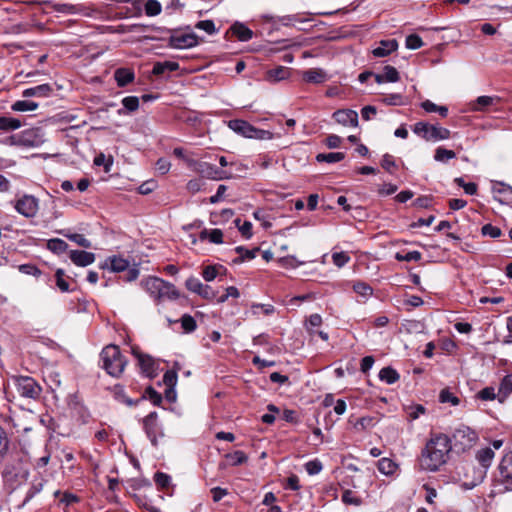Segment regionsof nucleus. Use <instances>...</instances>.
I'll use <instances>...</instances> for the list:
<instances>
[{"label": "nucleus", "instance_id": "e433bc0d", "mask_svg": "<svg viewBox=\"0 0 512 512\" xmlns=\"http://www.w3.org/2000/svg\"><path fill=\"white\" fill-rule=\"evenodd\" d=\"M345 158V154L342 152H330L320 153L316 156L318 162L335 163L342 161Z\"/></svg>", "mask_w": 512, "mask_h": 512}, {"label": "nucleus", "instance_id": "a211bd4d", "mask_svg": "<svg viewBox=\"0 0 512 512\" xmlns=\"http://www.w3.org/2000/svg\"><path fill=\"white\" fill-rule=\"evenodd\" d=\"M398 43L395 39H387L379 42L378 46L372 50L375 57H385L395 51Z\"/></svg>", "mask_w": 512, "mask_h": 512}, {"label": "nucleus", "instance_id": "13d9d810", "mask_svg": "<svg viewBox=\"0 0 512 512\" xmlns=\"http://www.w3.org/2000/svg\"><path fill=\"white\" fill-rule=\"evenodd\" d=\"M323 468L319 460H311L305 464V469L309 475H316L321 472Z\"/></svg>", "mask_w": 512, "mask_h": 512}, {"label": "nucleus", "instance_id": "c756f323", "mask_svg": "<svg viewBox=\"0 0 512 512\" xmlns=\"http://www.w3.org/2000/svg\"><path fill=\"white\" fill-rule=\"evenodd\" d=\"M199 237L201 240L209 239L214 244H221L223 242V233L220 229H204L200 232Z\"/></svg>", "mask_w": 512, "mask_h": 512}, {"label": "nucleus", "instance_id": "338daca9", "mask_svg": "<svg viewBox=\"0 0 512 512\" xmlns=\"http://www.w3.org/2000/svg\"><path fill=\"white\" fill-rule=\"evenodd\" d=\"M198 295L206 300H212L216 297V292L209 285H203Z\"/></svg>", "mask_w": 512, "mask_h": 512}, {"label": "nucleus", "instance_id": "aec40b11", "mask_svg": "<svg viewBox=\"0 0 512 512\" xmlns=\"http://www.w3.org/2000/svg\"><path fill=\"white\" fill-rule=\"evenodd\" d=\"M101 267H109L112 272H123L129 268V262L122 257L113 256L108 258Z\"/></svg>", "mask_w": 512, "mask_h": 512}, {"label": "nucleus", "instance_id": "58836bf2", "mask_svg": "<svg viewBox=\"0 0 512 512\" xmlns=\"http://www.w3.org/2000/svg\"><path fill=\"white\" fill-rule=\"evenodd\" d=\"M62 234L66 238H68L69 240L75 242L76 244H78L81 247H84V248H90L91 247V242L87 238H85V236L82 235V234L71 233V232H62Z\"/></svg>", "mask_w": 512, "mask_h": 512}, {"label": "nucleus", "instance_id": "ea45409f", "mask_svg": "<svg viewBox=\"0 0 512 512\" xmlns=\"http://www.w3.org/2000/svg\"><path fill=\"white\" fill-rule=\"evenodd\" d=\"M173 370H168L163 376V382L166 387H175L177 384V370L180 369L179 364L175 363Z\"/></svg>", "mask_w": 512, "mask_h": 512}, {"label": "nucleus", "instance_id": "5fc2aeb1", "mask_svg": "<svg viewBox=\"0 0 512 512\" xmlns=\"http://www.w3.org/2000/svg\"><path fill=\"white\" fill-rule=\"evenodd\" d=\"M333 263L337 267H343L350 261V256L345 252H335L332 254Z\"/></svg>", "mask_w": 512, "mask_h": 512}, {"label": "nucleus", "instance_id": "f3484780", "mask_svg": "<svg viewBox=\"0 0 512 512\" xmlns=\"http://www.w3.org/2000/svg\"><path fill=\"white\" fill-rule=\"evenodd\" d=\"M70 259L71 261L81 267L88 266L95 261V254L91 252H86L82 250H71L70 251Z\"/></svg>", "mask_w": 512, "mask_h": 512}, {"label": "nucleus", "instance_id": "6e6d98bb", "mask_svg": "<svg viewBox=\"0 0 512 512\" xmlns=\"http://www.w3.org/2000/svg\"><path fill=\"white\" fill-rule=\"evenodd\" d=\"M422 255L419 251H410L405 254H396V259L399 261H419L421 259Z\"/></svg>", "mask_w": 512, "mask_h": 512}, {"label": "nucleus", "instance_id": "bb28decb", "mask_svg": "<svg viewBox=\"0 0 512 512\" xmlns=\"http://www.w3.org/2000/svg\"><path fill=\"white\" fill-rule=\"evenodd\" d=\"M379 379L387 384H394L400 379V375L395 369L387 366L380 370Z\"/></svg>", "mask_w": 512, "mask_h": 512}, {"label": "nucleus", "instance_id": "9b49d317", "mask_svg": "<svg viewBox=\"0 0 512 512\" xmlns=\"http://www.w3.org/2000/svg\"><path fill=\"white\" fill-rule=\"evenodd\" d=\"M132 353L137 358L142 373L149 378L157 376V363L150 355L144 354L136 348L132 349Z\"/></svg>", "mask_w": 512, "mask_h": 512}, {"label": "nucleus", "instance_id": "37998d69", "mask_svg": "<svg viewBox=\"0 0 512 512\" xmlns=\"http://www.w3.org/2000/svg\"><path fill=\"white\" fill-rule=\"evenodd\" d=\"M353 290L355 293L363 297H369L373 293L372 287L367 283L361 281H357L353 284Z\"/></svg>", "mask_w": 512, "mask_h": 512}, {"label": "nucleus", "instance_id": "c85d7f7f", "mask_svg": "<svg viewBox=\"0 0 512 512\" xmlns=\"http://www.w3.org/2000/svg\"><path fill=\"white\" fill-rule=\"evenodd\" d=\"M493 192L498 194L499 197L495 196L500 202L503 200L512 201V187L504 183H497L493 187Z\"/></svg>", "mask_w": 512, "mask_h": 512}, {"label": "nucleus", "instance_id": "7ed1b4c3", "mask_svg": "<svg viewBox=\"0 0 512 512\" xmlns=\"http://www.w3.org/2000/svg\"><path fill=\"white\" fill-rule=\"evenodd\" d=\"M143 289L157 301L169 299L176 300L180 297L176 287L167 281L158 277H148L141 281Z\"/></svg>", "mask_w": 512, "mask_h": 512}, {"label": "nucleus", "instance_id": "a19ab883", "mask_svg": "<svg viewBox=\"0 0 512 512\" xmlns=\"http://www.w3.org/2000/svg\"><path fill=\"white\" fill-rule=\"evenodd\" d=\"M456 157L453 150H448L443 147H438L435 151L434 159L438 162H446Z\"/></svg>", "mask_w": 512, "mask_h": 512}, {"label": "nucleus", "instance_id": "c9c22d12", "mask_svg": "<svg viewBox=\"0 0 512 512\" xmlns=\"http://www.w3.org/2000/svg\"><path fill=\"white\" fill-rule=\"evenodd\" d=\"M47 248L56 254H62L67 251L68 244L59 238L50 239L47 242Z\"/></svg>", "mask_w": 512, "mask_h": 512}, {"label": "nucleus", "instance_id": "de8ad7c7", "mask_svg": "<svg viewBox=\"0 0 512 512\" xmlns=\"http://www.w3.org/2000/svg\"><path fill=\"white\" fill-rule=\"evenodd\" d=\"M204 284L196 277L191 276L185 281V287L196 294H199Z\"/></svg>", "mask_w": 512, "mask_h": 512}, {"label": "nucleus", "instance_id": "3c124183", "mask_svg": "<svg viewBox=\"0 0 512 512\" xmlns=\"http://www.w3.org/2000/svg\"><path fill=\"white\" fill-rule=\"evenodd\" d=\"M154 481L160 488H168L171 482V477L163 472H157L154 475Z\"/></svg>", "mask_w": 512, "mask_h": 512}, {"label": "nucleus", "instance_id": "0e129e2a", "mask_svg": "<svg viewBox=\"0 0 512 512\" xmlns=\"http://www.w3.org/2000/svg\"><path fill=\"white\" fill-rule=\"evenodd\" d=\"M381 166L389 173H392V169L395 168L396 164L391 155L385 154L381 160Z\"/></svg>", "mask_w": 512, "mask_h": 512}, {"label": "nucleus", "instance_id": "774afa93", "mask_svg": "<svg viewBox=\"0 0 512 512\" xmlns=\"http://www.w3.org/2000/svg\"><path fill=\"white\" fill-rule=\"evenodd\" d=\"M374 362H375V360H374L373 356H365L361 360V364H360L361 372L367 373L372 368Z\"/></svg>", "mask_w": 512, "mask_h": 512}, {"label": "nucleus", "instance_id": "f257e3e1", "mask_svg": "<svg viewBox=\"0 0 512 512\" xmlns=\"http://www.w3.org/2000/svg\"><path fill=\"white\" fill-rule=\"evenodd\" d=\"M451 438L443 433H431L419 457V466L424 471L436 472L445 465L452 450Z\"/></svg>", "mask_w": 512, "mask_h": 512}, {"label": "nucleus", "instance_id": "4c0bfd02", "mask_svg": "<svg viewBox=\"0 0 512 512\" xmlns=\"http://www.w3.org/2000/svg\"><path fill=\"white\" fill-rule=\"evenodd\" d=\"M38 108V103L29 100H19L12 105L14 111L25 112L33 111Z\"/></svg>", "mask_w": 512, "mask_h": 512}, {"label": "nucleus", "instance_id": "6ab92c4d", "mask_svg": "<svg viewBox=\"0 0 512 512\" xmlns=\"http://www.w3.org/2000/svg\"><path fill=\"white\" fill-rule=\"evenodd\" d=\"M302 78L307 83L320 84L328 80V75L320 68H313L302 72Z\"/></svg>", "mask_w": 512, "mask_h": 512}, {"label": "nucleus", "instance_id": "39448f33", "mask_svg": "<svg viewBox=\"0 0 512 512\" xmlns=\"http://www.w3.org/2000/svg\"><path fill=\"white\" fill-rule=\"evenodd\" d=\"M12 381L21 397L29 399H38L41 395L42 388L37 381L30 376H13Z\"/></svg>", "mask_w": 512, "mask_h": 512}, {"label": "nucleus", "instance_id": "20e7f679", "mask_svg": "<svg viewBox=\"0 0 512 512\" xmlns=\"http://www.w3.org/2000/svg\"><path fill=\"white\" fill-rule=\"evenodd\" d=\"M228 127L235 133L247 138L270 140L273 137V134L270 131L258 129L245 120H230L228 122Z\"/></svg>", "mask_w": 512, "mask_h": 512}, {"label": "nucleus", "instance_id": "393cba45", "mask_svg": "<svg viewBox=\"0 0 512 512\" xmlns=\"http://www.w3.org/2000/svg\"><path fill=\"white\" fill-rule=\"evenodd\" d=\"M230 30L240 41H248L253 36L252 30L242 23H235Z\"/></svg>", "mask_w": 512, "mask_h": 512}, {"label": "nucleus", "instance_id": "473e14b6", "mask_svg": "<svg viewBox=\"0 0 512 512\" xmlns=\"http://www.w3.org/2000/svg\"><path fill=\"white\" fill-rule=\"evenodd\" d=\"M123 109L118 110V114L122 115L127 112H135L139 108V98L136 96H127L122 99Z\"/></svg>", "mask_w": 512, "mask_h": 512}, {"label": "nucleus", "instance_id": "cd10ccee", "mask_svg": "<svg viewBox=\"0 0 512 512\" xmlns=\"http://www.w3.org/2000/svg\"><path fill=\"white\" fill-rule=\"evenodd\" d=\"M387 70L384 74H375V81L379 84L384 82H397L399 74L393 66H386Z\"/></svg>", "mask_w": 512, "mask_h": 512}, {"label": "nucleus", "instance_id": "a878e982", "mask_svg": "<svg viewBox=\"0 0 512 512\" xmlns=\"http://www.w3.org/2000/svg\"><path fill=\"white\" fill-rule=\"evenodd\" d=\"M52 92V87L49 84H41L23 91L24 97L39 96L45 97Z\"/></svg>", "mask_w": 512, "mask_h": 512}, {"label": "nucleus", "instance_id": "e2e57ef3", "mask_svg": "<svg viewBox=\"0 0 512 512\" xmlns=\"http://www.w3.org/2000/svg\"><path fill=\"white\" fill-rule=\"evenodd\" d=\"M146 394L148 395L149 400L155 405L159 406L162 402V396L160 393H158L154 388L149 386L146 389Z\"/></svg>", "mask_w": 512, "mask_h": 512}, {"label": "nucleus", "instance_id": "4468645a", "mask_svg": "<svg viewBox=\"0 0 512 512\" xmlns=\"http://www.w3.org/2000/svg\"><path fill=\"white\" fill-rule=\"evenodd\" d=\"M291 75L292 70L287 66H269L264 72V79L270 83H275L288 79Z\"/></svg>", "mask_w": 512, "mask_h": 512}, {"label": "nucleus", "instance_id": "6e6552de", "mask_svg": "<svg viewBox=\"0 0 512 512\" xmlns=\"http://www.w3.org/2000/svg\"><path fill=\"white\" fill-rule=\"evenodd\" d=\"M485 469L473 464L462 466V487L469 490L481 484L486 476Z\"/></svg>", "mask_w": 512, "mask_h": 512}, {"label": "nucleus", "instance_id": "ddd939ff", "mask_svg": "<svg viewBox=\"0 0 512 512\" xmlns=\"http://www.w3.org/2000/svg\"><path fill=\"white\" fill-rule=\"evenodd\" d=\"M199 172L202 176L212 180H223L233 177L234 173L229 170L219 169L210 163H201Z\"/></svg>", "mask_w": 512, "mask_h": 512}, {"label": "nucleus", "instance_id": "bf43d9fd", "mask_svg": "<svg viewBox=\"0 0 512 512\" xmlns=\"http://www.w3.org/2000/svg\"><path fill=\"white\" fill-rule=\"evenodd\" d=\"M56 276V285L62 292L69 291V284L64 279V271L62 269H58L55 273Z\"/></svg>", "mask_w": 512, "mask_h": 512}, {"label": "nucleus", "instance_id": "0eeeda50", "mask_svg": "<svg viewBox=\"0 0 512 512\" xmlns=\"http://www.w3.org/2000/svg\"><path fill=\"white\" fill-rule=\"evenodd\" d=\"M452 440L455 449L458 452H464L476 444L478 436L470 427L461 425L453 432Z\"/></svg>", "mask_w": 512, "mask_h": 512}, {"label": "nucleus", "instance_id": "09e8293b", "mask_svg": "<svg viewBox=\"0 0 512 512\" xmlns=\"http://www.w3.org/2000/svg\"><path fill=\"white\" fill-rule=\"evenodd\" d=\"M406 48L415 50L423 46V41L417 34H410L405 40Z\"/></svg>", "mask_w": 512, "mask_h": 512}, {"label": "nucleus", "instance_id": "864d4df0", "mask_svg": "<svg viewBox=\"0 0 512 512\" xmlns=\"http://www.w3.org/2000/svg\"><path fill=\"white\" fill-rule=\"evenodd\" d=\"M439 398L442 403H451L454 406L460 402L459 398L447 389L441 391Z\"/></svg>", "mask_w": 512, "mask_h": 512}, {"label": "nucleus", "instance_id": "7c9ffc66", "mask_svg": "<svg viewBox=\"0 0 512 512\" xmlns=\"http://www.w3.org/2000/svg\"><path fill=\"white\" fill-rule=\"evenodd\" d=\"M235 251L239 254V257L233 260V263L240 264L245 260H252L256 257L259 248H255L252 250L245 249L243 246H238L235 248Z\"/></svg>", "mask_w": 512, "mask_h": 512}, {"label": "nucleus", "instance_id": "4d7b16f0", "mask_svg": "<svg viewBox=\"0 0 512 512\" xmlns=\"http://www.w3.org/2000/svg\"><path fill=\"white\" fill-rule=\"evenodd\" d=\"M180 66H154L152 74L155 76H161L168 73L167 77H170V73L178 71Z\"/></svg>", "mask_w": 512, "mask_h": 512}, {"label": "nucleus", "instance_id": "72a5a7b5", "mask_svg": "<svg viewBox=\"0 0 512 512\" xmlns=\"http://www.w3.org/2000/svg\"><path fill=\"white\" fill-rule=\"evenodd\" d=\"M221 271H226V269L221 265H208L203 268L202 276L205 281L210 282L213 281L221 273Z\"/></svg>", "mask_w": 512, "mask_h": 512}, {"label": "nucleus", "instance_id": "052dcab7", "mask_svg": "<svg viewBox=\"0 0 512 512\" xmlns=\"http://www.w3.org/2000/svg\"><path fill=\"white\" fill-rule=\"evenodd\" d=\"M426 411L423 405L417 404L414 406H410L407 410V414L410 420H416L420 415L424 414Z\"/></svg>", "mask_w": 512, "mask_h": 512}, {"label": "nucleus", "instance_id": "dca6fc26", "mask_svg": "<svg viewBox=\"0 0 512 512\" xmlns=\"http://www.w3.org/2000/svg\"><path fill=\"white\" fill-rule=\"evenodd\" d=\"M335 121L343 126L356 127L358 125V114L351 109H341L333 113Z\"/></svg>", "mask_w": 512, "mask_h": 512}, {"label": "nucleus", "instance_id": "a18cd8bd", "mask_svg": "<svg viewBox=\"0 0 512 512\" xmlns=\"http://www.w3.org/2000/svg\"><path fill=\"white\" fill-rule=\"evenodd\" d=\"M226 457L228 459H230L231 464L234 466L241 465V464L247 462V460H248L247 455L243 451H240V450H237V451H234L233 453L227 454Z\"/></svg>", "mask_w": 512, "mask_h": 512}, {"label": "nucleus", "instance_id": "79ce46f5", "mask_svg": "<svg viewBox=\"0 0 512 512\" xmlns=\"http://www.w3.org/2000/svg\"><path fill=\"white\" fill-rule=\"evenodd\" d=\"M180 322H181V327L183 328L185 333H191V332L195 331L197 328V323H196L195 319L189 314H184L181 317Z\"/></svg>", "mask_w": 512, "mask_h": 512}, {"label": "nucleus", "instance_id": "8fccbe9b", "mask_svg": "<svg viewBox=\"0 0 512 512\" xmlns=\"http://www.w3.org/2000/svg\"><path fill=\"white\" fill-rule=\"evenodd\" d=\"M477 398L483 401H491L497 398L495 388L492 386L485 387L477 393Z\"/></svg>", "mask_w": 512, "mask_h": 512}, {"label": "nucleus", "instance_id": "5701e85b", "mask_svg": "<svg viewBox=\"0 0 512 512\" xmlns=\"http://www.w3.org/2000/svg\"><path fill=\"white\" fill-rule=\"evenodd\" d=\"M512 393V374L506 375L500 382L497 399L499 402L504 400Z\"/></svg>", "mask_w": 512, "mask_h": 512}, {"label": "nucleus", "instance_id": "1a4fd4ad", "mask_svg": "<svg viewBox=\"0 0 512 512\" xmlns=\"http://www.w3.org/2000/svg\"><path fill=\"white\" fill-rule=\"evenodd\" d=\"M14 208L26 218H32L37 214L39 208L38 199L32 195H24L16 201Z\"/></svg>", "mask_w": 512, "mask_h": 512}, {"label": "nucleus", "instance_id": "4be33fe9", "mask_svg": "<svg viewBox=\"0 0 512 512\" xmlns=\"http://www.w3.org/2000/svg\"><path fill=\"white\" fill-rule=\"evenodd\" d=\"M114 78L119 87H124L134 80V72L129 68L121 67L115 71Z\"/></svg>", "mask_w": 512, "mask_h": 512}, {"label": "nucleus", "instance_id": "412c9836", "mask_svg": "<svg viewBox=\"0 0 512 512\" xmlns=\"http://www.w3.org/2000/svg\"><path fill=\"white\" fill-rule=\"evenodd\" d=\"M497 96H479L474 102L470 103L472 111H484L488 106H492L499 102Z\"/></svg>", "mask_w": 512, "mask_h": 512}, {"label": "nucleus", "instance_id": "49530a36", "mask_svg": "<svg viewBox=\"0 0 512 512\" xmlns=\"http://www.w3.org/2000/svg\"><path fill=\"white\" fill-rule=\"evenodd\" d=\"M342 501L347 505L360 506L362 499L354 495L351 490H345L342 494Z\"/></svg>", "mask_w": 512, "mask_h": 512}, {"label": "nucleus", "instance_id": "c03bdc74", "mask_svg": "<svg viewBox=\"0 0 512 512\" xmlns=\"http://www.w3.org/2000/svg\"><path fill=\"white\" fill-rule=\"evenodd\" d=\"M161 4L157 0H147L145 4V13L147 16H156L161 12Z\"/></svg>", "mask_w": 512, "mask_h": 512}, {"label": "nucleus", "instance_id": "680f3d73", "mask_svg": "<svg viewBox=\"0 0 512 512\" xmlns=\"http://www.w3.org/2000/svg\"><path fill=\"white\" fill-rule=\"evenodd\" d=\"M196 28L204 30L208 34H213L216 31L215 24L212 20H202L196 24Z\"/></svg>", "mask_w": 512, "mask_h": 512}, {"label": "nucleus", "instance_id": "69168bd1", "mask_svg": "<svg viewBox=\"0 0 512 512\" xmlns=\"http://www.w3.org/2000/svg\"><path fill=\"white\" fill-rule=\"evenodd\" d=\"M170 167H171L170 161H168L165 158L158 159V161L156 163V169L162 175L168 173V171L170 170Z\"/></svg>", "mask_w": 512, "mask_h": 512}, {"label": "nucleus", "instance_id": "2f4dec72", "mask_svg": "<svg viewBox=\"0 0 512 512\" xmlns=\"http://www.w3.org/2000/svg\"><path fill=\"white\" fill-rule=\"evenodd\" d=\"M397 467L398 465L390 458H381L377 462L378 470L384 475H392L396 471Z\"/></svg>", "mask_w": 512, "mask_h": 512}, {"label": "nucleus", "instance_id": "f8f14e48", "mask_svg": "<svg viewBox=\"0 0 512 512\" xmlns=\"http://www.w3.org/2000/svg\"><path fill=\"white\" fill-rule=\"evenodd\" d=\"M169 43L173 48L185 49L191 48L198 43V38L194 33L175 32L171 35Z\"/></svg>", "mask_w": 512, "mask_h": 512}, {"label": "nucleus", "instance_id": "b1692460", "mask_svg": "<svg viewBox=\"0 0 512 512\" xmlns=\"http://www.w3.org/2000/svg\"><path fill=\"white\" fill-rule=\"evenodd\" d=\"M494 458V451L490 447L480 449L476 454V459L480 463L482 469H487L490 467L492 460Z\"/></svg>", "mask_w": 512, "mask_h": 512}, {"label": "nucleus", "instance_id": "423d86ee", "mask_svg": "<svg viewBox=\"0 0 512 512\" xmlns=\"http://www.w3.org/2000/svg\"><path fill=\"white\" fill-rule=\"evenodd\" d=\"M413 132L426 141L445 140L450 137V130L447 128L431 125L426 122H417L413 127Z\"/></svg>", "mask_w": 512, "mask_h": 512}, {"label": "nucleus", "instance_id": "2eb2a0df", "mask_svg": "<svg viewBox=\"0 0 512 512\" xmlns=\"http://www.w3.org/2000/svg\"><path fill=\"white\" fill-rule=\"evenodd\" d=\"M158 414L157 412H151L149 413L144 419H143V428L150 439L151 443L156 446L157 445V432H158Z\"/></svg>", "mask_w": 512, "mask_h": 512}, {"label": "nucleus", "instance_id": "f704fd0d", "mask_svg": "<svg viewBox=\"0 0 512 512\" xmlns=\"http://www.w3.org/2000/svg\"><path fill=\"white\" fill-rule=\"evenodd\" d=\"M21 127V121L12 117H0V130L13 131Z\"/></svg>", "mask_w": 512, "mask_h": 512}, {"label": "nucleus", "instance_id": "9d476101", "mask_svg": "<svg viewBox=\"0 0 512 512\" xmlns=\"http://www.w3.org/2000/svg\"><path fill=\"white\" fill-rule=\"evenodd\" d=\"M498 471L497 481L504 485L506 490H509L512 486V452L502 458Z\"/></svg>", "mask_w": 512, "mask_h": 512}, {"label": "nucleus", "instance_id": "f03ea898", "mask_svg": "<svg viewBox=\"0 0 512 512\" xmlns=\"http://www.w3.org/2000/svg\"><path fill=\"white\" fill-rule=\"evenodd\" d=\"M101 367L112 377L119 378L128 361L116 345L105 346L100 353Z\"/></svg>", "mask_w": 512, "mask_h": 512}, {"label": "nucleus", "instance_id": "603ef678", "mask_svg": "<svg viewBox=\"0 0 512 512\" xmlns=\"http://www.w3.org/2000/svg\"><path fill=\"white\" fill-rule=\"evenodd\" d=\"M481 233L483 236H489V237H492V238H498L501 236V229L496 227V226H493L492 224H485L482 228H481Z\"/></svg>", "mask_w": 512, "mask_h": 512}]
</instances>
